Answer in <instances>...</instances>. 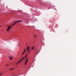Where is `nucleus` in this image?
Instances as JSON below:
<instances>
[{
    "mask_svg": "<svg viewBox=\"0 0 76 76\" xmlns=\"http://www.w3.org/2000/svg\"><path fill=\"white\" fill-rule=\"evenodd\" d=\"M7 31H9V28L8 27V28L7 29Z\"/></svg>",
    "mask_w": 76,
    "mask_h": 76,
    "instance_id": "nucleus-8",
    "label": "nucleus"
},
{
    "mask_svg": "<svg viewBox=\"0 0 76 76\" xmlns=\"http://www.w3.org/2000/svg\"><path fill=\"white\" fill-rule=\"evenodd\" d=\"M12 26H12V25L10 26L9 27H8V28H9V29H11V27H12Z\"/></svg>",
    "mask_w": 76,
    "mask_h": 76,
    "instance_id": "nucleus-6",
    "label": "nucleus"
},
{
    "mask_svg": "<svg viewBox=\"0 0 76 76\" xmlns=\"http://www.w3.org/2000/svg\"><path fill=\"white\" fill-rule=\"evenodd\" d=\"M3 73H1V74H0V76H1V75Z\"/></svg>",
    "mask_w": 76,
    "mask_h": 76,
    "instance_id": "nucleus-13",
    "label": "nucleus"
},
{
    "mask_svg": "<svg viewBox=\"0 0 76 76\" xmlns=\"http://www.w3.org/2000/svg\"><path fill=\"white\" fill-rule=\"evenodd\" d=\"M3 73H1V74H0V76H1V75Z\"/></svg>",
    "mask_w": 76,
    "mask_h": 76,
    "instance_id": "nucleus-15",
    "label": "nucleus"
},
{
    "mask_svg": "<svg viewBox=\"0 0 76 76\" xmlns=\"http://www.w3.org/2000/svg\"><path fill=\"white\" fill-rule=\"evenodd\" d=\"M3 73H1V74H0V76H1V75Z\"/></svg>",
    "mask_w": 76,
    "mask_h": 76,
    "instance_id": "nucleus-14",
    "label": "nucleus"
},
{
    "mask_svg": "<svg viewBox=\"0 0 76 76\" xmlns=\"http://www.w3.org/2000/svg\"><path fill=\"white\" fill-rule=\"evenodd\" d=\"M25 52H24V51L23 52V53H22V55H23V54L24 53H25Z\"/></svg>",
    "mask_w": 76,
    "mask_h": 76,
    "instance_id": "nucleus-11",
    "label": "nucleus"
},
{
    "mask_svg": "<svg viewBox=\"0 0 76 76\" xmlns=\"http://www.w3.org/2000/svg\"><path fill=\"white\" fill-rule=\"evenodd\" d=\"M34 48H35V47L34 46H33L31 49L32 50H33Z\"/></svg>",
    "mask_w": 76,
    "mask_h": 76,
    "instance_id": "nucleus-7",
    "label": "nucleus"
},
{
    "mask_svg": "<svg viewBox=\"0 0 76 76\" xmlns=\"http://www.w3.org/2000/svg\"><path fill=\"white\" fill-rule=\"evenodd\" d=\"M34 37H36V36L35 35H34Z\"/></svg>",
    "mask_w": 76,
    "mask_h": 76,
    "instance_id": "nucleus-17",
    "label": "nucleus"
},
{
    "mask_svg": "<svg viewBox=\"0 0 76 76\" xmlns=\"http://www.w3.org/2000/svg\"><path fill=\"white\" fill-rule=\"evenodd\" d=\"M28 59H27L25 61V64L26 65V64H27V63H28Z\"/></svg>",
    "mask_w": 76,
    "mask_h": 76,
    "instance_id": "nucleus-4",
    "label": "nucleus"
},
{
    "mask_svg": "<svg viewBox=\"0 0 76 76\" xmlns=\"http://www.w3.org/2000/svg\"><path fill=\"white\" fill-rule=\"evenodd\" d=\"M26 49H25V50H24V52H25L26 51Z\"/></svg>",
    "mask_w": 76,
    "mask_h": 76,
    "instance_id": "nucleus-12",
    "label": "nucleus"
},
{
    "mask_svg": "<svg viewBox=\"0 0 76 76\" xmlns=\"http://www.w3.org/2000/svg\"><path fill=\"white\" fill-rule=\"evenodd\" d=\"M27 57V55H26L25 57L23 58L22 59H21L19 61V63H20V62H21V61H22V60H23L24 59H25V58H26Z\"/></svg>",
    "mask_w": 76,
    "mask_h": 76,
    "instance_id": "nucleus-2",
    "label": "nucleus"
},
{
    "mask_svg": "<svg viewBox=\"0 0 76 76\" xmlns=\"http://www.w3.org/2000/svg\"><path fill=\"white\" fill-rule=\"evenodd\" d=\"M27 51H28V52L29 53V46H27Z\"/></svg>",
    "mask_w": 76,
    "mask_h": 76,
    "instance_id": "nucleus-3",
    "label": "nucleus"
},
{
    "mask_svg": "<svg viewBox=\"0 0 76 76\" xmlns=\"http://www.w3.org/2000/svg\"><path fill=\"white\" fill-rule=\"evenodd\" d=\"M13 68H11V69H10V70H13Z\"/></svg>",
    "mask_w": 76,
    "mask_h": 76,
    "instance_id": "nucleus-9",
    "label": "nucleus"
},
{
    "mask_svg": "<svg viewBox=\"0 0 76 76\" xmlns=\"http://www.w3.org/2000/svg\"><path fill=\"white\" fill-rule=\"evenodd\" d=\"M1 26H0V27H1Z\"/></svg>",
    "mask_w": 76,
    "mask_h": 76,
    "instance_id": "nucleus-19",
    "label": "nucleus"
},
{
    "mask_svg": "<svg viewBox=\"0 0 76 76\" xmlns=\"http://www.w3.org/2000/svg\"><path fill=\"white\" fill-rule=\"evenodd\" d=\"M19 63L20 62H18L17 64H16L17 65H18V64H19Z\"/></svg>",
    "mask_w": 76,
    "mask_h": 76,
    "instance_id": "nucleus-10",
    "label": "nucleus"
},
{
    "mask_svg": "<svg viewBox=\"0 0 76 76\" xmlns=\"http://www.w3.org/2000/svg\"><path fill=\"white\" fill-rule=\"evenodd\" d=\"M3 73H1V74H0V76H1V75Z\"/></svg>",
    "mask_w": 76,
    "mask_h": 76,
    "instance_id": "nucleus-16",
    "label": "nucleus"
},
{
    "mask_svg": "<svg viewBox=\"0 0 76 76\" xmlns=\"http://www.w3.org/2000/svg\"><path fill=\"white\" fill-rule=\"evenodd\" d=\"M6 66H9V65H7Z\"/></svg>",
    "mask_w": 76,
    "mask_h": 76,
    "instance_id": "nucleus-18",
    "label": "nucleus"
},
{
    "mask_svg": "<svg viewBox=\"0 0 76 76\" xmlns=\"http://www.w3.org/2000/svg\"><path fill=\"white\" fill-rule=\"evenodd\" d=\"M9 58L10 59V60H13V58H12V56H9Z\"/></svg>",
    "mask_w": 76,
    "mask_h": 76,
    "instance_id": "nucleus-5",
    "label": "nucleus"
},
{
    "mask_svg": "<svg viewBox=\"0 0 76 76\" xmlns=\"http://www.w3.org/2000/svg\"><path fill=\"white\" fill-rule=\"evenodd\" d=\"M22 22V20H18L16 21H14V23L12 25V26H13V25H15L16 23H19V22Z\"/></svg>",
    "mask_w": 76,
    "mask_h": 76,
    "instance_id": "nucleus-1",
    "label": "nucleus"
}]
</instances>
